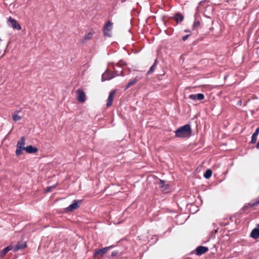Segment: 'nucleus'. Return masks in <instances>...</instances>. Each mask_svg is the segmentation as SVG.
Instances as JSON below:
<instances>
[{"label":"nucleus","mask_w":259,"mask_h":259,"mask_svg":"<svg viewBox=\"0 0 259 259\" xmlns=\"http://www.w3.org/2000/svg\"><path fill=\"white\" fill-rule=\"evenodd\" d=\"M25 150L28 153H35L38 151V149L36 147H33L31 145L26 146Z\"/></svg>","instance_id":"ddd939ff"},{"label":"nucleus","mask_w":259,"mask_h":259,"mask_svg":"<svg viewBox=\"0 0 259 259\" xmlns=\"http://www.w3.org/2000/svg\"><path fill=\"white\" fill-rule=\"evenodd\" d=\"M76 93L78 101L80 103H84L86 100V96L84 91L81 90H77Z\"/></svg>","instance_id":"6e6552de"},{"label":"nucleus","mask_w":259,"mask_h":259,"mask_svg":"<svg viewBox=\"0 0 259 259\" xmlns=\"http://www.w3.org/2000/svg\"><path fill=\"white\" fill-rule=\"evenodd\" d=\"M192 131L189 124H186L181 126L175 131L176 136L179 138L188 137L191 135Z\"/></svg>","instance_id":"f257e3e1"},{"label":"nucleus","mask_w":259,"mask_h":259,"mask_svg":"<svg viewBox=\"0 0 259 259\" xmlns=\"http://www.w3.org/2000/svg\"><path fill=\"white\" fill-rule=\"evenodd\" d=\"M52 187H49L47 188L46 191L47 192H50L51 191Z\"/></svg>","instance_id":"c756f323"},{"label":"nucleus","mask_w":259,"mask_h":259,"mask_svg":"<svg viewBox=\"0 0 259 259\" xmlns=\"http://www.w3.org/2000/svg\"><path fill=\"white\" fill-rule=\"evenodd\" d=\"M175 19L178 23L182 22L184 19V16L181 14H177L175 15Z\"/></svg>","instance_id":"dca6fc26"},{"label":"nucleus","mask_w":259,"mask_h":259,"mask_svg":"<svg viewBox=\"0 0 259 259\" xmlns=\"http://www.w3.org/2000/svg\"><path fill=\"white\" fill-rule=\"evenodd\" d=\"M189 98L192 100H197V98H196V94H191L189 96Z\"/></svg>","instance_id":"393cba45"},{"label":"nucleus","mask_w":259,"mask_h":259,"mask_svg":"<svg viewBox=\"0 0 259 259\" xmlns=\"http://www.w3.org/2000/svg\"><path fill=\"white\" fill-rule=\"evenodd\" d=\"M259 204V199H257L255 201V202L252 203H249V205L251 206L257 205Z\"/></svg>","instance_id":"bb28decb"},{"label":"nucleus","mask_w":259,"mask_h":259,"mask_svg":"<svg viewBox=\"0 0 259 259\" xmlns=\"http://www.w3.org/2000/svg\"><path fill=\"white\" fill-rule=\"evenodd\" d=\"M112 29V24L110 21H108L104 27V35L108 36H111V31Z\"/></svg>","instance_id":"0eeeda50"},{"label":"nucleus","mask_w":259,"mask_h":259,"mask_svg":"<svg viewBox=\"0 0 259 259\" xmlns=\"http://www.w3.org/2000/svg\"><path fill=\"white\" fill-rule=\"evenodd\" d=\"M6 250L7 251V252L11 250H13L14 249V247L12 245H9L7 247L5 248Z\"/></svg>","instance_id":"a878e982"},{"label":"nucleus","mask_w":259,"mask_h":259,"mask_svg":"<svg viewBox=\"0 0 259 259\" xmlns=\"http://www.w3.org/2000/svg\"><path fill=\"white\" fill-rule=\"evenodd\" d=\"M8 24L9 26L12 27L14 29L21 30V26L17 23L15 19L10 17L8 20Z\"/></svg>","instance_id":"423d86ee"},{"label":"nucleus","mask_w":259,"mask_h":259,"mask_svg":"<svg viewBox=\"0 0 259 259\" xmlns=\"http://www.w3.org/2000/svg\"><path fill=\"white\" fill-rule=\"evenodd\" d=\"M256 147L257 149H259V141H258Z\"/></svg>","instance_id":"7c9ffc66"},{"label":"nucleus","mask_w":259,"mask_h":259,"mask_svg":"<svg viewBox=\"0 0 259 259\" xmlns=\"http://www.w3.org/2000/svg\"><path fill=\"white\" fill-rule=\"evenodd\" d=\"M81 202V200H75L72 203L65 208L66 212H71L78 208Z\"/></svg>","instance_id":"20e7f679"},{"label":"nucleus","mask_w":259,"mask_h":259,"mask_svg":"<svg viewBox=\"0 0 259 259\" xmlns=\"http://www.w3.org/2000/svg\"><path fill=\"white\" fill-rule=\"evenodd\" d=\"M125 63L122 61H120L119 62L117 63V66L118 67H121L122 65H124Z\"/></svg>","instance_id":"cd10ccee"},{"label":"nucleus","mask_w":259,"mask_h":259,"mask_svg":"<svg viewBox=\"0 0 259 259\" xmlns=\"http://www.w3.org/2000/svg\"><path fill=\"white\" fill-rule=\"evenodd\" d=\"M94 34V31L92 30L86 34L82 40V43H85L87 40L91 39Z\"/></svg>","instance_id":"f8f14e48"},{"label":"nucleus","mask_w":259,"mask_h":259,"mask_svg":"<svg viewBox=\"0 0 259 259\" xmlns=\"http://www.w3.org/2000/svg\"><path fill=\"white\" fill-rule=\"evenodd\" d=\"M115 253H112V255H114Z\"/></svg>","instance_id":"72a5a7b5"},{"label":"nucleus","mask_w":259,"mask_h":259,"mask_svg":"<svg viewBox=\"0 0 259 259\" xmlns=\"http://www.w3.org/2000/svg\"><path fill=\"white\" fill-rule=\"evenodd\" d=\"M208 250V247L203 246H199L196 248V254L198 255H201L202 254L206 252Z\"/></svg>","instance_id":"1a4fd4ad"},{"label":"nucleus","mask_w":259,"mask_h":259,"mask_svg":"<svg viewBox=\"0 0 259 259\" xmlns=\"http://www.w3.org/2000/svg\"><path fill=\"white\" fill-rule=\"evenodd\" d=\"M200 22L199 20H195L193 24V29H195L200 26Z\"/></svg>","instance_id":"4be33fe9"},{"label":"nucleus","mask_w":259,"mask_h":259,"mask_svg":"<svg viewBox=\"0 0 259 259\" xmlns=\"http://www.w3.org/2000/svg\"><path fill=\"white\" fill-rule=\"evenodd\" d=\"M12 116L13 119L15 121H18L21 119V116L16 114H13Z\"/></svg>","instance_id":"412c9836"},{"label":"nucleus","mask_w":259,"mask_h":259,"mask_svg":"<svg viewBox=\"0 0 259 259\" xmlns=\"http://www.w3.org/2000/svg\"><path fill=\"white\" fill-rule=\"evenodd\" d=\"M250 236L253 239H257L259 238V229L254 228L253 229L250 235Z\"/></svg>","instance_id":"4468645a"},{"label":"nucleus","mask_w":259,"mask_h":259,"mask_svg":"<svg viewBox=\"0 0 259 259\" xmlns=\"http://www.w3.org/2000/svg\"><path fill=\"white\" fill-rule=\"evenodd\" d=\"M114 94H115V91H111L110 93L109 96L108 97V99H107V104H106V106L107 107L110 106L112 105V103L113 99L114 98Z\"/></svg>","instance_id":"9d476101"},{"label":"nucleus","mask_w":259,"mask_h":259,"mask_svg":"<svg viewBox=\"0 0 259 259\" xmlns=\"http://www.w3.org/2000/svg\"><path fill=\"white\" fill-rule=\"evenodd\" d=\"M160 183L161 185L160 186V187L161 189V191H163L164 193H167L169 191V186L168 185H165L164 184V181L160 180Z\"/></svg>","instance_id":"2eb2a0df"},{"label":"nucleus","mask_w":259,"mask_h":259,"mask_svg":"<svg viewBox=\"0 0 259 259\" xmlns=\"http://www.w3.org/2000/svg\"><path fill=\"white\" fill-rule=\"evenodd\" d=\"M115 253H112V255H114Z\"/></svg>","instance_id":"f704fd0d"},{"label":"nucleus","mask_w":259,"mask_h":259,"mask_svg":"<svg viewBox=\"0 0 259 259\" xmlns=\"http://www.w3.org/2000/svg\"><path fill=\"white\" fill-rule=\"evenodd\" d=\"M258 134L257 133V132H255L252 135L251 137V143L252 144H254L256 142L257 140V137L258 136Z\"/></svg>","instance_id":"a211bd4d"},{"label":"nucleus","mask_w":259,"mask_h":259,"mask_svg":"<svg viewBox=\"0 0 259 259\" xmlns=\"http://www.w3.org/2000/svg\"><path fill=\"white\" fill-rule=\"evenodd\" d=\"M0 41H1V39H0Z\"/></svg>","instance_id":"e433bc0d"},{"label":"nucleus","mask_w":259,"mask_h":259,"mask_svg":"<svg viewBox=\"0 0 259 259\" xmlns=\"http://www.w3.org/2000/svg\"><path fill=\"white\" fill-rule=\"evenodd\" d=\"M197 100H201L204 99V96L203 94L199 93L196 94Z\"/></svg>","instance_id":"5701e85b"},{"label":"nucleus","mask_w":259,"mask_h":259,"mask_svg":"<svg viewBox=\"0 0 259 259\" xmlns=\"http://www.w3.org/2000/svg\"><path fill=\"white\" fill-rule=\"evenodd\" d=\"M185 32H190V31L189 30H185Z\"/></svg>","instance_id":"473e14b6"},{"label":"nucleus","mask_w":259,"mask_h":259,"mask_svg":"<svg viewBox=\"0 0 259 259\" xmlns=\"http://www.w3.org/2000/svg\"><path fill=\"white\" fill-rule=\"evenodd\" d=\"M110 247L111 246H108L97 250L94 254V259H100V257L105 254Z\"/></svg>","instance_id":"39448f33"},{"label":"nucleus","mask_w":259,"mask_h":259,"mask_svg":"<svg viewBox=\"0 0 259 259\" xmlns=\"http://www.w3.org/2000/svg\"><path fill=\"white\" fill-rule=\"evenodd\" d=\"M7 251L4 248L1 252H0V257H3L7 253Z\"/></svg>","instance_id":"b1692460"},{"label":"nucleus","mask_w":259,"mask_h":259,"mask_svg":"<svg viewBox=\"0 0 259 259\" xmlns=\"http://www.w3.org/2000/svg\"><path fill=\"white\" fill-rule=\"evenodd\" d=\"M156 63H157V60H156L155 61V62L153 64V65L150 67V69L148 70L147 74H150L154 71V70H155V67Z\"/></svg>","instance_id":"aec40b11"},{"label":"nucleus","mask_w":259,"mask_h":259,"mask_svg":"<svg viewBox=\"0 0 259 259\" xmlns=\"http://www.w3.org/2000/svg\"><path fill=\"white\" fill-rule=\"evenodd\" d=\"M26 246L25 242H18L14 247L13 251L16 252L19 250L22 249Z\"/></svg>","instance_id":"9b49d317"},{"label":"nucleus","mask_w":259,"mask_h":259,"mask_svg":"<svg viewBox=\"0 0 259 259\" xmlns=\"http://www.w3.org/2000/svg\"><path fill=\"white\" fill-rule=\"evenodd\" d=\"M189 35H190L188 34V35H186L183 36V37H182L183 40V41H185L186 39H187L188 37L189 36Z\"/></svg>","instance_id":"c85d7f7f"},{"label":"nucleus","mask_w":259,"mask_h":259,"mask_svg":"<svg viewBox=\"0 0 259 259\" xmlns=\"http://www.w3.org/2000/svg\"><path fill=\"white\" fill-rule=\"evenodd\" d=\"M255 132H257V133L258 134L259 133V127L258 128H256V130H255Z\"/></svg>","instance_id":"2f4dec72"},{"label":"nucleus","mask_w":259,"mask_h":259,"mask_svg":"<svg viewBox=\"0 0 259 259\" xmlns=\"http://www.w3.org/2000/svg\"><path fill=\"white\" fill-rule=\"evenodd\" d=\"M114 73L115 75H114L112 73L110 72L108 69H107L102 75V81H104L106 80H108L113 78L115 76L119 75V74L117 73V71L115 70L114 71Z\"/></svg>","instance_id":"7ed1b4c3"},{"label":"nucleus","mask_w":259,"mask_h":259,"mask_svg":"<svg viewBox=\"0 0 259 259\" xmlns=\"http://www.w3.org/2000/svg\"><path fill=\"white\" fill-rule=\"evenodd\" d=\"M138 79L137 78H134L133 80H131L127 84V86L125 88V89H127L128 88H129L130 87H131L132 85H134L135 83H137V82L138 81Z\"/></svg>","instance_id":"f3484780"},{"label":"nucleus","mask_w":259,"mask_h":259,"mask_svg":"<svg viewBox=\"0 0 259 259\" xmlns=\"http://www.w3.org/2000/svg\"><path fill=\"white\" fill-rule=\"evenodd\" d=\"M258 226V227L259 228V224L258 225V226Z\"/></svg>","instance_id":"c9c22d12"},{"label":"nucleus","mask_w":259,"mask_h":259,"mask_svg":"<svg viewBox=\"0 0 259 259\" xmlns=\"http://www.w3.org/2000/svg\"><path fill=\"white\" fill-rule=\"evenodd\" d=\"M25 144V138L22 137L20 140L17 142V148L16 150V154L17 156H19L22 153V151L25 149L24 147Z\"/></svg>","instance_id":"f03ea898"},{"label":"nucleus","mask_w":259,"mask_h":259,"mask_svg":"<svg viewBox=\"0 0 259 259\" xmlns=\"http://www.w3.org/2000/svg\"><path fill=\"white\" fill-rule=\"evenodd\" d=\"M212 175V171L210 169H208L206 170L204 174V177L206 179H209Z\"/></svg>","instance_id":"6ab92c4d"}]
</instances>
